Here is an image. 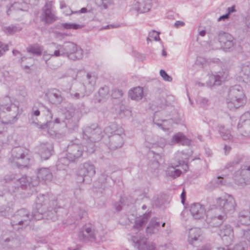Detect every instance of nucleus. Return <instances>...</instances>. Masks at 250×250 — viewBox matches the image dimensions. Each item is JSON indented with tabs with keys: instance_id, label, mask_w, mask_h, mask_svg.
Here are the masks:
<instances>
[{
	"instance_id": "1",
	"label": "nucleus",
	"mask_w": 250,
	"mask_h": 250,
	"mask_svg": "<svg viewBox=\"0 0 250 250\" xmlns=\"http://www.w3.org/2000/svg\"><path fill=\"white\" fill-rule=\"evenodd\" d=\"M57 200H50L47 195H39L37 198L35 207L30 215L31 221L42 219L55 221L57 219Z\"/></svg>"
},
{
	"instance_id": "2",
	"label": "nucleus",
	"mask_w": 250,
	"mask_h": 250,
	"mask_svg": "<svg viewBox=\"0 0 250 250\" xmlns=\"http://www.w3.org/2000/svg\"><path fill=\"white\" fill-rule=\"evenodd\" d=\"M18 114L19 107L12 103L9 96L4 97L0 104V135H6L4 124L15 122Z\"/></svg>"
},
{
	"instance_id": "3",
	"label": "nucleus",
	"mask_w": 250,
	"mask_h": 250,
	"mask_svg": "<svg viewBox=\"0 0 250 250\" xmlns=\"http://www.w3.org/2000/svg\"><path fill=\"white\" fill-rule=\"evenodd\" d=\"M57 54L59 57H66L72 61L80 60L83 58V51L81 47L72 42H67L63 44L56 43Z\"/></svg>"
},
{
	"instance_id": "4",
	"label": "nucleus",
	"mask_w": 250,
	"mask_h": 250,
	"mask_svg": "<svg viewBox=\"0 0 250 250\" xmlns=\"http://www.w3.org/2000/svg\"><path fill=\"white\" fill-rule=\"evenodd\" d=\"M245 95L242 87L235 85L229 90L227 99V106L230 110H233L242 106L245 102Z\"/></svg>"
},
{
	"instance_id": "5",
	"label": "nucleus",
	"mask_w": 250,
	"mask_h": 250,
	"mask_svg": "<svg viewBox=\"0 0 250 250\" xmlns=\"http://www.w3.org/2000/svg\"><path fill=\"white\" fill-rule=\"evenodd\" d=\"M29 161L27 152L24 148L16 147L12 149L11 156L9 159V163L11 166L25 167L29 165Z\"/></svg>"
},
{
	"instance_id": "6",
	"label": "nucleus",
	"mask_w": 250,
	"mask_h": 250,
	"mask_svg": "<svg viewBox=\"0 0 250 250\" xmlns=\"http://www.w3.org/2000/svg\"><path fill=\"white\" fill-rule=\"evenodd\" d=\"M85 112V106L82 103L79 107L74 108H70L66 113L65 124L68 129L74 130L77 128L78 122Z\"/></svg>"
},
{
	"instance_id": "7",
	"label": "nucleus",
	"mask_w": 250,
	"mask_h": 250,
	"mask_svg": "<svg viewBox=\"0 0 250 250\" xmlns=\"http://www.w3.org/2000/svg\"><path fill=\"white\" fill-rule=\"evenodd\" d=\"M31 221L30 214L28 210L21 208L17 210L12 217L11 224L14 229H22L27 226Z\"/></svg>"
},
{
	"instance_id": "8",
	"label": "nucleus",
	"mask_w": 250,
	"mask_h": 250,
	"mask_svg": "<svg viewBox=\"0 0 250 250\" xmlns=\"http://www.w3.org/2000/svg\"><path fill=\"white\" fill-rule=\"evenodd\" d=\"M218 207L222 209L223 214L226 216L227 214H231L235 210L236 203L234 198L229 194H225L216 200Z\"/></svg>"
},
{
	"instance_id": "9",
	"label": "nucleus",
	"mask_w": 250,
	"mask_h": 250,
	"mask_svg": "<svg viewBox=\"0 0 250 250\" xmlns=\"http://www.w3.org/2000/svg\"><path fill=\"white\" fill-rule=\"evenodd\" d=\"M234 183L244 187L250 184V165L244 166L236 171L233 174Z\"/></svg>"
},
{
	"instance_id": "10",
	"label": "nucleus",
	"mask_w": 250,
	"mask_h": 250,
	"mask_svg": "<svg viewBox=\"0 0 250 250\" xmlns=\"http://www.w3.org/2000/svg\"><path fill=\"white\" fill-rule=\"evenodd\" d=\"M218 41L225 52H232L236 49V43L233 37L229 33L221 31L218 33Z\"/></svg>"
},
{
	"instance_id": "11",
	"label": "nucleus",
	"mask_w": 250,
	"mask_h": 250,
	"mask_svg": "<svg viewBox=\"0 0 250 250\" xmlns=\"http://www.w3.org/2000/svg\"><path fill=\"white\" fill-rule=\"evenodd\" d=\"M53 1L47 0L42 9L40 19L45 24H52L57 20V17L53 11Z\"/></svg>"
},
{
	"instance_id": "12",
	"label": "nucleus",
	"mask_w": 250,
	"mask_h": 250,
	"mask_svg": "<svg viewBox=\"0 0 250 250\" xmlns=\"http://www.w3.org/2000/svg\"><path fill=\"white\" fill-rule=\"evenodd\" d=\"M83 137L92 142H96L104 138L102 129L96 125L85 127L83 131Z\"/></svg>"
},
{
	"instance_id": "13",
	"label": "nucleus",
	"mask_w": 250,
	"mask_h": 250,
	"mask_svg": "<svg viewBox=\"0 0 250 250\" xmlns=\"http://www.w3.org/2000/svg\"><path fill=\"white\" fill-rule=\"evenodd\" d=\"M67 158L71 161H75L80 158L84 152L83 146L80 144L71 142L67 146Z\"/></svg>"
},
{
	"instance_id": "14",
	"label": "nucleus",
	"mask_w": 250,
	"mask_h": 250,
	"mask_svg": "<svg viewBox=\"0 0 250 250\" xmlns=\"http://www.w3.org/2000/svg\"><path fill=\"white\" fill-rule=\"evenodd\" d=\"M95 173L96 170L94 165L85 163L83 164V167L80 168L78 171V182L89 181Z\"/></svg>"
},
{
	"instance_id": "15",
	"label": "nucleus",
	"mask_w": 250,
	"mask_h": 250,
	"mask_svg": "<svg viewBox=\"0 0 250 250\" xmlns=\"http://www.w3.org/2000/svg\"><path fill=\"white\" fill-rule=\"evenodd\" d=\"M78 238L84 242H94L96 240L95 230L91 225H85L79 231Z\"/></svg>"
},
{
	"instance_id": "16",
	"label": "nucleus",
	"mask_w": 250,
	"mask_h": 250,
	"mask_svg": "<svg viewBox=\"0 0 250 250\" xmlns=\"http://www.w3.org/2000/svg\"><path fill=\"white\" fill-rule=\"evenodd\" d=\"M91 93L88 91V89L83 84L76 83L73 84V88L70 90V95L71 98L75 100L80 99L88 96Z\"/></svg>"
},
{
	"instance_id": "17",
	"label": "nucleus",
	"mask_w": 250,
	"mask_h": 250,
	"mask_svg": "<svg viewBox=\"0 0 250 250\" xmlns=\"http://www.w3.org/2000/svg\"><path fill=\"white\" fill-rule=\"evenodd\" d=\"M218 233L225 245L231 244L234 239V233L233 229L230 225H227L222 227Z\"/></svg>"
},
{
	"instance_id": "18",
	"label": "nucleus",
	"mask_w": 250,
	"mask_h": 250,
	"mask_svg": "<svg viewBox=\"0 0 250 250\" xmlns=\"http://www.w3.org/2000/svg\"><path fill=\"white\" fill-rule=\"evenodd\" d=\"M124 130L123 128L117 130V133H114L110 136L108 143V147L110 149H115L121 147L124 144Z\"/></svg>"
},
{
	"instance_id": "19",
	"label": "nucleus",
	"mask_w": 250,
	"mask_h": 250,
	"mask_svg": "<svg viewBox=\"0 0 250 250\" xmlns=\"http://www.w3.org/2000/svg\"><path fill=\"white\" fill-rule=\"evenodd\" d=\"M249 114L242 115L237 125V129L240 134L245 137H250V119H246Z\"/></svg>"
},
{
	"instance_id": "20",
	"label": "nucleus",
	"mask_w": 250,
	"mask_h": 250,
	"mask_svg": "<svg viewBox=\"0 0 250 250\" xmlns=\"http://www.w3.org/2000/svg\"><path fill=\"white\" fill-rule=\"evenodd\" d=\"M131 240L138 250H156L154 244L149 245L147 243L146 239L141 235L133 236Z\"/></svg>"
},
{
	"instance_id": "21",
	"label": "nucleus",
	"mask_w": 250,
	"mask_h": 250,
	"mask_svg": "<svg viewBox=\"0 0 250 250\" xmlns=\"http://www.w3.org/2000/svg\"><path fill=\"white\" fill-rule=\"evenodd\" d=\"M151 8L150 0H139L130 6V11L135 10L140 13L148 12Z\"/></svg>"
},
{
	"instance_id": "22",
	"label": "nucleus",
	"mask_w": 250,
	"mask_h": 250,
	"mask_svg": "<svg viewBox=\"0 0 250 250\" xmlns=\"http://www.w3.org/2000/svg\"><path fill=\"white\" fill-rule=\"evenodd\" d=\"M189 211L193 218L196 220L203 218L206 215L205 208L200 203L191 204L189 207Z\"/></svg>"
},
{
	"instance_id": "23",
	"label": "nucleus",
	"mask_w": 250,
	"mask_h": 250,
	"mask_svg": "<svg viewBox=\"0 0 250 250\" xmlns=\"http://www.w3.org/2000/svg\"><path fill=\"white\" fill-rule=\"evenodd\" d=\"M45 96L50 103L56 105L61 104L64 100L61 92L56 89L49 90L46 93Z\"/></svg>"
},
{
	"instance_id": "24",
	"label": "nucleus",
	"mask_w": 250,
	"mask_h": 250,
	"mask_svg": "<svg viewBox=\"0 0 250 250\" xmlns=\"http://www.w3.org/2000/svg\"><path fill=\"white\" fill-rule=\"evenodd\" d=\"M52 144L48 143H42L38 146L39 153L42 159H48L52 155L53 150Z\"/></svg>"
},
{
	"instance_id": "25",
	"label": "nucleus",
	"mask_w": 250,
	"mask_h": 250,
	"mask_svg": "<svg viewBox=\"0 0 250 250\" xmlns=\"http://www.w3.org/2000/svg\"><path fill=\"white\" fill-rule=\"evenodd\" d=\"M227 216L225 214H220L216 212L215 215L209 218L207 216V222L211 227H217L222 224L226 219Z\"/></svg>"
},
{
	"instance_id": "26",
	"label": "nucleus",
	"mask_w": 250,
	"mask_h": 250,
	"mask_svg": "<svg viewBox=\"0 0 250 250\" xmlns=\"http://www.w3.org/2000/svg\"><path fill=\"white\" fill-rule=\"evenodd\" d=\"M37 178L39 181L44 182H50L53 178V175L50 169L48 168H41L38 169Z\"/></svg>"
},
{
	"instance_id": "27",
	"label": "nucleus",
	"mask_w": 250,
	"mask_h": 250,
	"mask_svg": "<svg viewBox=\"0 0 250 250\" xmlns=\"http://www.w3.org/2000/svg\"><path fill=\"white\" fill-rule=\"evenodd\" d=\"M57 48L55 43H52L48 47L47 50L43 53V59L45 61L46 64H48L47 62L52 57H59L58 54L56 55V52H58ZM58 54V53H57Z\"/></svg>"
},
{
	"instance_id": "28",
	"label": "nucleus",
	"mask_w": 250,
	"mask_h": 250,
	"mask_svg": "<svg viewBox=\"0 0 250 250\" xmlns=\"http://www.w3.org/2000/svg\"><path fill=\"white\" fill-rule=\"evenodd\" d=\"M226 78V76L224 73L222 72L216 73L215 74L209 76V82L208 83V85L209 86L220 85Z\"/></svg>"
},
{
	"instance_id": "29",
	"label": "nucleus",
	"mask_w": 250,
	"mask_h": 250,
	"mask_svg": "<svg viewBox=\"0 0 250 250\" xmlns=\"http://www.w3.org/2000/svg\"><path fill=\"white\" fill-rule=\"evenodd\" d=\"M96 79L97 77L94 74L91 73L86 74L83 84L87 88L88 92L91 93L94 90Z\"/></svg>"
},
{
	"instance_id": "30",
	"label": "nucleus",
	"mask_w": 250,
	"mask_h": 250,
	"mask_svg": "<svg viewBox=\"0 0 250 250\" xmlns=\"http://www.w3.org/2000/svg\"><path fill=\"white\" fill-rule=\"evenodd\" d=\"M151 212L146 213L143 216L136 218L133 226L134 229L141 230L150 218Z\"/></svg>"
},
{
	"instance_id": "31",
	"label": "nucleus",
	"mask_w": 250,
	"mask_h": 250,
	"mask_svg": "<svg viewBox=\"0 0 250 250\" xmlns=\"http://www.w3.org/2000/svg\"><path fill=\"white\" fill-rule=\"evenodd\" d=\"M160 228V223L155 218L151 219L148 226L146 228V233L147 235H151L156 233Z\"/></svg>"
},
{
	"instance_id": "32",
	"label": "nucleus",
	"mask_w": 250,
	"mask_h": 250,
	"mask_svg": "<svg viewBox=\"0 0 250 250\" xmlns=\"http://www.w3.org/2000/svg\"><path fill=\"white\" fill-rule=\"evenodd\" d=\"M201 239V230L199 228H194L189 229L188 240V242L193 244L194 242Z\"/></svg>"
},
{
	"instance_id": "33",
	"label": "nucleus",
	"mask_w": 250,
	"mask_h": 250,
	"mask_svg": "<svg viewBox=\"0 0 250 250\" xmlns=\"http://www.w3.org/2000/svg\"><path fill=\"white\" fill-rule=\"evenodd\" d=\"M128 96L133 100L139 101L143 97V89L140 86L134 87L129 91Z\"/></svg>"
},
{
	"instance_id": "34",
	"label": "nucleus",
	"mask_w": 250,
	"mask_h": 250,
	"mask_svg": "<svg viewBox=\"0 0 250 250\" xmlns=\"http://www.w3.org/2000/svg\"><path fill=\"white\" fill-rule=\"evenodd\" d=\"M240 77L243 78V81L250 84V63H246L242 65L240 71Z\"/></svg>"
},
{
	"instance_id": "35",
	"label": "nucleus",
	"mask_w": 250,
	"mask_h": 250,
	"mask_svg": "<svg viewBox=\"0 0 250 250\" xmlns=\"http://www.w3.org/2000/svg\"><path fill=\"white\" fill-rule=\"evenodd\" d=\"M178 143L182 145H188L190 141L182 133H178L174 135L171 139V144Z\"/></svg>"
},
{
	"instance_id": "36",
	"label": "nucleus",
	"mask_w": 250,
	"mask_h": 250,
	"mask_svg": "<svg viewBox=\"0 0 250 250\" xmlns=\"http://www.w3.org/2000/svg\"><path fill=\"white\" fill-rule=\"evenodd\" d=\"M25 5L24 3L15 2L13 3H10L9 5H7L6 13L7 15H10L15 11H22Z\"/></svg>"
},
{
	"instance_id": "37",
	"label": "nucleus",
	"mask_w": 250,
	"mask_h": 250,
	"mask_svg": "<svg viewBox=\"0 0 250 250\" xmlns=\"http://www.w3.org/2000/svg\"><path fill=\"white\" fill-rule=\"evenodd\" d=\"M238 222L243 225H250V212L248 210H242L239 212Z\"/></svg>"
},
{
	"instance_id": "38",
	"label": "nucleus",
	"mask_w": 250,
	"mask_h": 250,
	"mask_svg": "<svg viewBox=\"0 0 250 250\" xmlns=\"http://www.w3.org/2000/svg\"><path fill=\"white\" fill-rule=\"evenodd\" d=\"M178 167L179 165L177 164H174V166L168 167L166 170L167 175L173 178H176L179 176L181 175L182 172L180 169L176 168Z\"/></svg>"
},
{
	"instance_id": "39",
	"label": "nucleus",
	"mask_w": 250,
	"mask_h": 250,
	"mask_svg": "<svg viewBox=\"0 0 250 250\" xmlns=\"http://www.w3.org/2000/svg\"><path fill=\"white\" fill-rule=\"evenodd\" d=\"M119 128H122L119 127L115 124L112 123L104 128L103 134L104 136H107V137L109 138L110 136L113 135L114 133H117V130Z\"/></svg>"
},
{
	"instance_id": "40",
	"label": "nucleus",
	"mask_w": 250,
	"mask_h": 250,
	"mask_svg": "<svg viewBox=\"0 0 250 250\" xmlns=\"http://www.w3.org/2000/svg\"><path fill=\"white\" fill-rule=\"evenodd\" d=\"M153 122L155 124L164 131L168 130L171 127V121L170 120H163L156 122L155 118L153 120Z\"/></svg>"
},
{
	"instance_id": "41",
	"label": "nucleus",
	"mask_w": 250,
	"mask_h": 250,
	"mask_svg": "<svg viewBox=\"0 0 250 250\" xmlns=\"http://www.w3.org/2000/svg\"><path fill=\"white\" fill-rule=\"evenodd\" d=\"M30 185L29 181L25 176L20 178L18 177L16 183V187L21 188L22 189H25L28 185Z\"/></svg>"
},
{
	"instance_id": "42",
	"label": "nucleus",
	"mask_w": 250,
	"mask_h": 250,
	"mask_svg": "<svg viewBox=\"0 0 250 250\" xmlns=\"http://www.w3.org/2000/svg\"><path fill=\"white\" fill-rule=\"evenodd\" d=\"M218 127L220 134L224 140H230L232 136L229 130L225 129L222 125H220Z\"/></svg>"
},
{
	"instance_id": "43",
	"label": "nucleus",
	"mask_w": 250,
	"mask_h": 250,
	"mask_svg": "<svg viewBox=\"0 0 250 250\" xmlns=\"http://www.w3.org/2000/svg\"><path fill=\"white\" fill-rule=\"evenodd\" d=\"M21 28L14 25L4 26L2 28L3 31L7 35H12L21 31Z\"/></svg>"
},
{
	"instance_id": "44",
	"label": "nucleus",
	"mask_w": 250,
	"mask_h": 250,
	"mask_svg": "<svg viewBox=\"0 0 250 250\" xmlns=\"http://www.w3.org/2000/svg\"><path fill=\"white\" fill-rule=\"evenodd\" d=\"M43 51V47L38 45L30 46L27 48V51L33 55L40 56Z\"/></svg>"
},
{
	"instance_id": "45",
	"label": "nucleus",
	"mask_w": 250,
	"mask_h": 250,
	"mask_svg": "<svg viewBox=\"0 0 250 250\" xmlns=\"http://www.w3.org/2000/svg\"><path fill=\"white\" fill-rule=\"evenodd\" d=\"M60 8L62 10V13L66 16L74 14L70 7L67 5L65 0H61L60 2Z\"/></svg>"
},
{
	"instance_id": "46",
	"label": "nucleus",
	"mask_w": 250,
	"mask_h": 250,
	"mask_svg": "<svg viewBox=\"0 0 250 250\" xmlns=\"http://www.w3.org/2000/svg\"><path fill=\"white\" fill-rule=\"evenodd\" d=\"M13 206L12 202H8L7 206L0 204V212L2 213L4 216L8 215L10 213L12 212V207Z\"/></svg>"
},
{
	"instance_id": "47",
	"label": "nucleus",
	"mask_w": 250,
	"mask_h": 250,
	"mask_svg": "<svg viewBox=\"0 0 250 250\" xmlns=\"http://www.w3.org/2000/svg\"><path fill=\"white\" fill-rule=\"evenodd\" d=\"M184 155L182 152H178L176 154L175 159L178 160V165L179 167L182 166L183 169L186 171L188 168V166L186 164H185L184 159H186V157H183L182 155Z\"/></svg>"
},
{
	"instance_id": "48",
	"label": "nucleus",
	"mask_w": 250,
	"mask_h": 250,
	"mask_svg": "<svg viewBox=\"0 0 250 250\" xmlns=\"http://www.w3.org/2000/svg\"><path fill=\"white\" fill-rule=\"evenodd\" d=\"M244 159V156L243 155H237L233 159V160L226 165V168H229L231 167H234L235 165L239 164Z\"/></svg>"
},
{
	"instance_id": "49",
	"label": "nucleus",
	"mask_w": 250,
	"mask_h": 250,
	"mask_svg": "<svg viewBox=\"0 0 250 250\" xmlns=\"http://www.w3.org/2000/svg\"><path fill=\"white\" fill-rule=\"evenodd\" d=\"M62 26L66 29H79L83 27L82 24H79L75 23H63Z\"/></svg>"
},
{
	"instance_id": "50",
	"label": "nucleus",
	"mask_w": 250,
	"mask_h": 250,
	"mask_svg": "<svg viewBox=\"0 0 250 250\" xmlns=\"http://www.w3.org/2000/svg\"><path fill=\"white\" fill-rule=\"evenodd\" d=\"M18 177L19 175L9 173L4 176L3 180L6 183L13 182L16 184Z\"/></svg>"
},
{
	"instance_id": "51",
	"label": "nucleus",
	"mask_w": 250,
	"mask_h": 250,
	"mask_svg": "<svg viewBox=\"0 0 250 250\" xmlns=\"http://www.w3.org/2000/svg\"><path fill=\"white\" fill-rule=\"evenodd\" d=\"M110 172L106 169H103L101 172V175L99 178V182L102 184H104L106 182L107 178L109 177Z\"/></svg>"
},
{
	"instance_id": "52",
	"label": "nucleus",
	"mask_w": 250,
	"mask_h": 250,
	"mask_svg": "<svg viewBox=\"0 0 250 250\" xmlns=\"http://www.w3.org/2000/svg\"><path fill=\"white\" fill-rule=\"evenodd\" d=\"M240 235L242 238L247 241L250 245V229L241 230Z\"/></svg>"
},
{
	"instance_id": "53",
	"label": "nucleus",
	"mask_w": 250,
	"mask_h": 250,
	"mask_svg": "<svg viewBox=\"0 0 250 250\" xmlns=\"http://www.w3.org/2000/svg\"><path fill=\"white\" fill-rule=\"evenodd\" d=\"M197 102L201 107L204 108H207L209 105V101L206 98L199 97L197 99Z\"/></svg>"
},
{
	"instance_id": "54",
	"label": "nucleus",
	"mask_w": 250,
	"mask_h": 250,
	"mask_svg": "<svg viewBox=\"0 0 250 250\" xmlns=\"http://www.w3.org/2000/svg\"><path fill=\"white\" fill-rule=\"evenodd\" d=\"M39 107L34 106L32 108L31 114L32 116H39L40 114L42 109L43 108V105L42 104H39Z\"/></svg>"
},
{
	"instance_id": "55",
	"label": "nucleus",
	"mask_w": 250,
	"mask_h": 250,
	"mask_svg": "<svg viewBox=\"0 0 250 250\" xmlns=\"http://www.w3.org/2000/svg\"><path fill=\"white\" fill-rule=\"evenodd\" d=\"M99 94L102 98H105L108 95L109 88L107 86L101 87L99 90Z\"/></svg>"
},
{
	"instance_id": "56",
	"label": "nucleus",
	"mask_w": 250,
	"mask_h": 250,
	"mask_svg": "<svg viewBox=\"0 0 250 250\" xmlns=\"http://www.w3.org/2000/svg\"><path fill=\"white\" fill-rule=\"evenodd\" d=\"M160 74L164 81L169 82H172V77L169 76L164 70L161 69L160 71Z\"/></svg>"
},
{
	"instance_id": "57",
	"label": "nucleus",
	"mask_w": 250,
	"mask_h": 250,
	"mask_svg": "<svg viewBox=\"0 0 250 250\" xmlns=\"http://www.w3.org/2000/svg\"><path fill=\"white\" fill-rule=\"evenodd\" d=\"M245 24L248 29L247 31L250 30V9L247 12V15L245 18Z\"/></svg>"
},
{
	"instance_id": "58",
	"label": "nucleus",
	"mask_w": 250,
	"mask_h": 250,
	"mask_svg": "<svg viewBox=\"0 0 250 250\" xmlns=\"http://www.w3.org/2000/svg\"><path fill=\"white\" fill-rule=\"evenodd\" d=\"M123 95V91L121 90L115 89L112 91L111 96L114 99L121 97Z\"/></svg>"
},
{
	"instance_id": "59",
	"label": "nucleus",
	"mask_w": 250,
	"mask_h": 250,
	"mask_svg": "<svg viewBox=\"0 0 250 250\" xmlns=\"http://www.w3.org/2000/svg\"><path fill=\"white\" fill-rule=\"evenodd\" d=\"M52 124V122L51 121H48L46 122V123L44 124H42V125H39L38 127L39 128H41L42 129H45L47 130V133L50 135V136H53V134L51 133L49 130H48V128L49 127V126H50L51 124Z\"/></svg>"
},
{
	"instance_id": "60",
	"label": "nucleus",
	"mask_w": 250,
	"mask_h": 250,
	"mask_svg": "<svg viewBox=\"0 0 250 250\" xmlns=\"http://www.w3.org/2000/svg\"><path fill=\"white\" fill-rule=\"evenodd\" d=\"M149 36L153 40L155 41H160L159 33L155 31L152 30L149 33Z\"/></svg>"
},
{
	"instance_id": "61",
	"label": "nucleus",
	"mask_w": 250,
	"mask_h": 250,
	"mask_svg": "<svg viewBox=\"0 0 250 250\" xmlns=\"http://www.w3.org/2000/svg\"><path fill=\"white\" fill-rule=\"evenodd\" d=\"M70 162L71 161L69 160V159L67 158V156L66 155V157L61 158L59 159L58 162V166L62 165H64V166H67L69 165Z\"/></svg>"
},
{
	"instance_id": "62",
	"label": "nucleus",
	"mask_w": 250,
	"mask_h": 250,
	"mask_svg": "<svg viewBox=\"0 0 250 250\" xmlns=\"http://www.w3.org/2000/svg\"><path fill=\"white\" fill-rule=\"evenodd\" d=\"M223 180V178L221 177H218L217 178L212 180L210 184H213L215 187H217L220 185H223L225 183Z\"/></svg>"
},
{
	"instance_id": "63",
	"label": "nucleus",
	"mask_w": 250,
	"mask_h": 250,
	"mask_svg": "<svg viewBox=\"0 0 250 250\" xmlns=\"http://www.w3.org/2000/svg\"><path fill=\"white\" fill-rule=\"evenodd\" d=\"M8 50L7 44H3L0 42V57L4 55L5 52Z\"/></svg>"
},
{
	"instance_id": "64",
	"label": "nucleus",
	"mask_w": 250,
	"mask_h": 250,
	"mask_svg": "<svg viewBox=\"0 0 250 250\" xmlns=\"http://www.w3.org/2000/svg\"><path fill=\"white\" fill-rule=\"evenodd\" d=\"M44 110H41L42 112L43 113V114L46 116H49V119L51 120L53 118V115L51 113V110L47 107H45L43 106Z\"/></svg>"
}]
</instances>
